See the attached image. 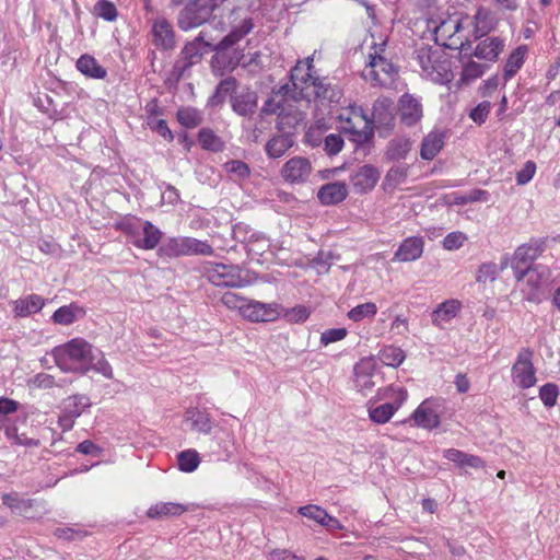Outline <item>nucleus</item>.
I'll return each mask as SVG.
<instances>
[{"label":"nucleus","instance_id":"nucleus-1","mask_svg":"<svg viewBox=\"0 0 560 560\" xmlns=\"http://www.w3.org/2000/svg\"><path fill=\"white\" fill-rule=\"evenodd\" d=\"M340 96V91L326 83V79L313 74V57H307L291 70V84H283L275 91L265 102L262 112L268 115L283 116L291 100L310 102L314 98L334 103L338 102Z\"/></svg>","mask_w":560,"mask_h":560},{"label":"nucleus","instance_id":"nucleus-2","mask_svg":"<svg viewBox=\"0 0 560 560\" xmlns=\"http://www.w3.org/2000/svg\"><path fill=\"white\" fill-rule=\"evenodd\" d=\"M51 354L62 372L85 374L95 371L108 380L114 376L113 369L102 351L83 338H73L56 347Z\"/></svg>","mask_w":560,"mask_h":560},{"label":"nucleus","instance_id":"nucleus-3","mask_svg":"<svg viewBox=\"0 0 560 560\" xmlns=\"http://www.w3.org/2000/svg\"><path fill=\"white\" fill-rule=\"evenodd\" d=\"M253 26L252 19H244L215 46V55L211 59V67L217 75L233 71L238 66L243 54L238 50L232 52L228 50L246 36L253 30Z\"/></svg>","mask_w":560,"mask_h":560},{"label":"nucleus","instance_id":"nucleus-4","mask_svg":"<svg viewBox=\"0 0 560 560\" xmlns=\"http://www.w3.org/2000/svg\"><path fill=\"white\" fill-rule=\"evenodd\" d=\"M385 43L374 46L369 54V63L365 66L362 77L373 86L389 88L394 84L398 68L384 55Z\"/></svg>","mask_w":560,"mask_h":560},{"label":"nucleus","instance_id":"nucleus-5","mask_svg":"<svg viewBox=\"0 0 560 560\" xmlns=\"http://www.w3.org/2000/svg\"><path fill=\"white\" fill-rule=\"evenodd\" d=\"M337 120L340 130L350 135L351 140L355 143H365L373 136L372 121L359 106L350 104L340 108Z\"/></svg>","mask_w":560,"mask_h":560},{"label":"nucleus","instance_id":"nucleus-6","mask_svg":"<svg viewBox=\"0 0 560 560\" xmlns=\"http://www.w3.org/2000/svg\"><path fill=\"white\" fill-rule=\"evenodd\" d=\"M121 230L136 247L145 250L155 248L163 235L162 231L150 221L139 218L126 219L121 223Z\"/></svg>","mask_w":560,"mask_h":560},{"label":"nucleus","instance_id":"nucleus-7","mask_svg":"<svg viewBox=\"0 0 560 560\" xmlns=\"http://www.w3.org/2000/svg\"><path fill=\"white\" fill-rule=\"evenodd\" d=\"M158 253L162 257L175 258L192 255L211 256L214 249L207 241L188 236H176L164 241Z\"/></svg>","mask_w":560,"mask_h":560},{"label":"nucleus","instance_id":"nucleus-8","mask_svg":"<svg viewBox=\"0 0 560 560\" xmlns=\"http://www.w3.org/2000/svg\"><path fill=\"white\" fill-rule=\"evenodd\" d=\"M201 275L215 287L243 288L246 281L238 266L206 261L200 266Z\"/></svg>","mask_w":560,"mask_h":560},{"label":"nucleus","instance_id":"nucleus-9","mask_svg":"<svg viewBox=\"0 0 560 560\" xmlns=\"http://www.w3.org/2000/svg\"><path fill=\"white\" fill-rule=\"evenodd\" d=\"M533 357L534 353L529 348H522L511 369L512 382L521 389L530 388L537 383Z\"/></svg>","mask_w":560,"mask_h":560},{"label":"nucleus","instance_id":"nucleus-10","mask_svg":"<svg viewBox=\"0 0 560 560\" xmlns=\"http://www.w3.org/2000/svg\"><path fill=\"white\" fill-rule=\"evenodd\" d=\"M314 172L312 161L302 155L290 158L281 167L280 176L290 185L306 184Z\"/></svg>","mask_w":560,"mask_h":560},{"label":"nucleus","instance_id":"nucleus-11","mask_svg":"<svg viewBox=\"0 0 560 560\" xmlns=\"http://www.w3.org/2000/svg\"><path fill=\"white\" fill-rule=\"evenodd\" d=\"M542 247L537 242L523 244L518 246L511 258L504 257L500 262V269H505L510 266L514 273L533 268L534 260L540 255Z\"/></svg>","mask_w":560,"mask_h":560},{"label":"nucleus","instance_id":"nucleus-12","mask_svg":"<svg viewBox=\"0 0 560 560\" xmlns=\"http://www.w3.org/2000/svg\"><path fill=\"white\" fill-rule=\"evenodd\" d=\"M210 46L211 44L205 40L202 32L194 40L187 43L182 49V58L175 65L178 74L184 75L191 66L200 62Z\"/></svg>","mask_w":560,"mask_h":560},{"label":"nucleus","instance_id":"nucleus-13","mask_svg":"<svg viewBox=\"0 0 560 560\" xmlns=\"http://www.w3.org/2000/svg\"><path fill=\"white\" fill-rule=\"evenodd\" d=\"M282 307L279 303H262L259 301L248 300L243 317L253 323L275 322L279 318Z\"/></svg>","mask_w":560,"mask_h":560},{"label":"nucleus","instance_id":"nucleus-14","mask_svg":"<svg viewBox=\"0 0 560 560\" xmlns=\"http://www.w3.org/2000/svg\"><path fill=\"white\" fill-rule=\"evenodd\" d=\"M514 277L517 282L526 287L523 291L525 292L526 299L532 301L536 298L542 282L547 279L548 272L545 267L535 266L533 268H527L520 273H514Z\"/></svg>","mask_w":560,"mask_h":560},{"label":"nucleus","instance_id":"nucleus-15","mask_svg":"<svg viewBox=\"0 0 560 560\" xmlns=\"http://www.w3.org/2000/svg\"><path fill=\"white\" fill-rule=\"evenodd\" d=\"M355 388L368 394L375 386L376 363L373 358L361 359L353 368Z\"/></svg>","mask_w":560,"mask_h":560},{"label":"nucleus","instance_id":"nucleus-16","mask_svg":"<svg viewBox=\"0 0 560 560\" xmlns=\"http://www.w3.org/2000/svg\"><path fill=\"white\" fill-rule=\"evenodd\" d=\"M152 42L162 50H171L175 47V33L171 22L164 16H158L152 21Z\"/></svg>","mask_w":560,"mask_h":560},{"label":"nucleus","instance_id":"nucleus-17","mask_svg":"<svg viewBox=\"0 0 560 560\" xmlns=\"http://www.w3.org/2000/svg\"><path fill=\"white\" fill-rule=\"evenodd\" d=\"M211 19L207 10L198 9L194 3H187L178 13L177 24L182 31H190L203 25Z\"/></svg>","mask_w":560,"mask_h":560},{"label":"nucleus","instance_id":"nucleus-18","mask_svg":"<svg viewBox=\"0 0 560 560\" xmlns=\"http://www.w3.org/2000/svg\"><path fill=\"white\" fill-rule=\"evenodd\" d=\"M380 175L381 173L375 166L365 164L352 173L350 180L357 192L364 194L375 187Z\"/></svg>","mask_w":560,"mask_h":560},{"label":"nucleus","instance_id":"nucleus-19","mask_svg":"<svg viewBox=\"0 0 560 560\" xmlns=\"http://www.w3.org/2000/svg\"><path fill=\"white\" fill-rule=\"evenodd\" d=\"M424 249V241L420 236L405 238L394 253L393 261L409 262L419 259Z\"/></svg>","mask_w":560,"mask_h":560},{"label":"nucleus","instance_id":"nucleus-20","mask_svg":"<svg viewBox=\"0 0 560 560\" xmlns=\"http://www.w3.org/2000/svg\"><path fill=\"white\" fill-rule=\"evenodd\" d=\"M439 404L435 399L423 400L412 413L417 425L424 429H433L440 424V417L436 408Z\"/></svg>","mask_w":560,"mask_h":560},{"label":"nucleus","instance_id":"nucleus-21","mask_svg":"<svg viewBox=\"0 0 560 560\" xmlns=\"http://www.w3.org/2000/svg\"><path fill=\"white\" fill-rule=\"evenodd\" d=\"M399 114L406 126L416 125L423 115L420 100L408 93L401 95L399 98Z\"/></svg>","mask_w":560,"mask_h":560},{"label":"nucleus","instance_id":"nucleus-22","mask_svg":"<svg viewBox=\"0 0 560 560\" xmlns=\"http://www.w3.org/2000/svg\"><path fill=\"white\" fill-rule=\"evenodd\" d=\"M462 308L458 300L452 299L441 303L431 314L432 323L443 329L455 318Z\"/></svg>","mask_w":560,"mask_h":560},{"label":"nucleus","instance_id":"nucleus-23","mask_svg":"<svg viewBox=\"0 0 560 560\" xmlns=\"http://www.w3.org/2000/svg\"><path fill=\"white\" fill-rule=\"evenodd\" d=\"M505 46L504 39L500 37H487L480 40L474 51V56L490 62L497 61Z\"/></svg>","mask_w":560,"mask_h":560},{"label":"nucleus","instance_id":"nucleus-24","mask_svg":"<svg viewBox=\"0 0 560 560\" xmlns=\"http://www.w3.org/2000/svg\"><path fill=\"white\" fill-rule=\"evenodd\" d=\"M347 196V185L342 182L325 184L319 188L317 192L318 200L325 206L340 203L346 199Z\"/></svg>","mask_w":560,"mask_h":560},{"label":"nucleus","instance_id":"nucleus-25","mask_svg":"<svg viewBox=\"0 0 560 560\" xmlns=\"http://www.w3.org/2000/svg\"><path fill=\"white\" fill-rule=\"evenodd\" d=\"M2 503L8 506L12 513L24 517L33 518L35 515L32 510L35 505V500L22 497L18 492H10L2 495Z\"/></svg>","mask_w":560,"mask_h":560},{"label":"nucleus","instance_id":"nucleus-26","mask_svg":"<svg viewBox=\"0 0 560 560\" xmlns=\"http://www.w3.org/2000/svg\"><path fill=\"white\" fill-rule=\"evenodd\" d=\"M233 110L240 116H252L257 108L256 92L245 89L231 98Z\"/></svg>","mask_w":560,"mask_h":560},{"label":"nucleus","instance_id":"nucleus-27","mask_svg":"<svg viewBox=\"0 0 560 560\" xmlns=\"http://www.w3.org/2000/svg\"><path fill=\"white\" fill-rule=\"evenodd\" d=\"M294 144V135L289 132L276 135L267 141L265 152L270 159H279L283 156Z\"/></svg>","mask_w":560,"mask_h":560},{"label":"nucleus","instance_id":"nucleus-28","mask_svg":"<svg viewBox=\"0 0 560 560\" xmlns=\"http://www.w3.org/2000/svg\"><path fill=\"white\" fill-rule=\"evenodd\" d=\"M194 504H182L176 502H159L148 510L150 518H161L167 516H178L187 511H194Z\"/></svg>","mask_w":560,"mask_h":560},{"label":"nucleus","instance_id":"nucleus-29","mask_svg":"<svg viewBox=\"0 0 560 560\" xmlns=\"http://www.w3.org/2000/svg\"><path fill=\"white\" fill-rule=\"evenodd\" d=\"M528 54V47L521 45L516 47L508 57L504 67L502 80L503 84L510 81L523 67Z\"/></svg>","mask_w":560,"mask_h":560},{"label":"nucleus","instance_id":"nucleus-30","mask_svg":"<svg viewBox=\"0 0 560 560\" xmlns=\"http://www.w3.org/2000/svg\"><path fill=\"white\" fill-rule=\"evenodd\" d=\"M15 316L26 317L39 312L45 305V300L37 294H30L12 302Z\"/></svg>","mask_w":560,"mask_h":560},{"label":"nucleus","instance_id":"nucleus-31","mask_svg":"<svg viewBox=\"0 0 560 560\" xmlns=\"http://www.w3.org/2000/svg\"><path fill=\"white\" fill-rule=\"evenodd\" d=\"M444 145V133L442 131H431L421 143L420 156L423 160H433Z\"/></svg>","mask_w":560,"mask_h":560},{"label":"nucleus","instance_id":"nucleus-32","mask_svg":"<svg viewBox=\"0 0 560 560\" xmlns=\"http://www.w3.org/2000/svg\"><path fill=\"white\" fill-rule=\"evenodd\" d=\"M77 69L88 78L103 80L107 75V70L98 63L91 55H82L77 60Z\"/></svg>","mask_w":560,"mask_h":560},{"label":"nucleus","instance_id":"nucleus-33","mask_svg":"<svg viewBox=\"0 0 560 560\" xmlns=\"http://www.w3.org/2000/svg\"><path fill=\"white\" fill-rule=\"evenodd\" d=\"M185 419L191 423V429L199 433L209 434L212 430V419L205 410L189 408L185 412Z\"/></svg>","mask_w":560,"mask_h":560},{"label":"nucleus","instance_id":"nucleus-34","mask_svg":"<svg viewBox=\"0 0 560 560\" xmlns=\"http://www.w3.org/2000/svg\"><path fill=\"white\" fill-rule=\"evenodd\" d=\"M90 407V398L86 395L77 394L63 399L61 410L71 417L79 418Z\"/></svg>","mask_w":560,"mask_h":560},{"label":"nucleus","instance_id":"nucleus-35","mask_svg":"<svg viewBox=\"0 0 560 560\" xmlns=\"http://www.w3.org/2000/svg\"><path fill=\"white\" fill-rule=\"evenodd\" d=\"M394 103L386 97L378 98L373 104L372 122L389 125L393 119Z\"/></svg>","mask_w":560,"mask_h":560},{"label":"nucleus","instance_id":"nucleus-36","mask_svg":"<svg viewBox=\"0 0 560 560\" xmlns=\"http://www.w3.org/2000/svg\"><path fill=\"white\" fill-rule=\"evenodd\" d=\"M412 143L408 138L393 139L388 142L385 155L389 161H399L407 158Z\"/></svg>","mask_w":560,"mask_h":560},{"label":"nucleus","instance_id":"nucleus-37","mask_svg":"<svg viewBox=\"0 0 560 560\" xmlns=\"http://www.w3.org/2000/svg\"><path fill=\"white\" fill-rule=\"evenodd\" d=\"M425 75L431 81L440 84L447 83L452 80V72L448 62L446 60H440L438 56Z\"/></svg>","mask_w":560,"mask_h":560},{"label":"nucleus","instance_id":"nucleus-38","mask_svg":"<svg viewBox=\"0 0 560 560\" xmlns=\"http://www.w3.org/2000/svg\"><path fill=\"white\" fill-rule=\"evenodd\" d=\"M493 27V18L486 8H479L474 15V28L477 37L485 36Z\"/></svg>","mask_w":560,"mask_h":560},{"label":"nucleus","instance_id":"nucleus-39","mask_svg":"<svg viewBox=\"0 0 560 560\" xmlns=\"http://www.w3.org/2000/svg\"><path fill=\"white\" fill-rule=\"evenodd\" d=\"M236 80L229 77L222 80L215 88L213 95L209 98L208 104L212 107L223 104L225 97L236 89Z\"/></svg>","mask_w":560,"mask_h":560},{"label":"nucleus","instance_id":"nucleus-40","mask_svg":"<svg viewBox=\"0 0 560 560\" xmlns=\"http://www.w3.org/2000/svg\"><path fill=\"white\" fill-rule=\"evenodd\" d=\"M201 463L199 453L189 448L177 454L178 469L184 472L195 471Z\"/></svg>","mask_w":560,"mask_h":560},{"label":"nucleus","instance_id":"nucleus-41","mask_svg":"<svg viewBox=\"0 0 560 560\" xmlns=\"http://www.w3.org/2000/svg\"><path fill=\"white\" fill-rule=\"evenodd\" d=\"M488 68L489 67L487 65L468 60L463 66L459 81L463 84H470L472 81L481 78Z\"/></svg>","mask_w":560,"mask_h":560},{"label":"nucleus","instance_id":"nucleus-42","mask_svg":"<svg viewBox=\"0 0 560 560\" xmlns=\"http://www.w3.org/2000/svg\"><path fill=\"white\" fill-rule=\"evenodd\" d=\"M378 358L383 364L397 368L404 362L406 355L402 349L395 346H387L380 351Z\"/></svg>","mask_w":560,"mask_h":560},{"label":"nucleus","instance_id":"nucleus-43","mask_svg":"<svg viewBox=\"0 0 560 560\" xmlns=\"http://www.w3.org/2000/svg\"><path fill=\"white\" fill-rule=\"evenodd\" d=\"M396 411L397 406H394V404L385 402L376 407H370L369 417L373 422L384 424L392 419Z\"/></svg>","mask_w":560,"mask_h":560},{"label":"nucleus","instance_id":"nucleus-44","mask_svg":"<svg viewBox=\"0 0 560 560\" xmlns=\"http://www.w3.org/2000/svg\"><path fill=\"white\" fill-rule=\"evenodd\" d=\"M378 396L381 399H390L394 406H397V410L401 407L408 397L407 389L402 386L390 385L383 389H378Z\"/></svg>","mask_w":560,"mask_h":560},{"label":"nucleus","instance_id":"nucleus-45","mask_svg":"<svg viewBox=\"0 0 560 560\" xmlns=\"http://www.w3.org/2000/svg\"><path fill=\"white\" fill-rule=\"evenodd\" d=\"M217 444V448L213 451L217 459L226 460L232 455V447L235 444L234 435L230 432L225 433V438H214L212 440Z\"/></svg>","mask_w":560,"mask_h":560},{"label":"nucleus","instance_id":"nucleus-46","mask_svg":"<svg viewBox=\"0 0 560 560\" xmlns=\"http://www.w3.org/2000/svg\"><path fill=\"white\" fill-rule=\"evenodd\" d=\"M178 122L186 128H196L202 121L201 113L192 107H183L177 112Z\"/></svg>","mask_w":560,"mask_h":560},{"label":"nucleus","instance_id":"nucleus-47","mask_svg":"<svg viewBox=\"0 0 560 560\" xmlns=\"http://www.w3.org/2000/svg\"><path fill=\"white\" fill-rule=\"evenodd\" d=\"M408 176V167L406 165H395L388 170L384 178L385 188H396L404 183Z\"/></svg>","mask_w":560,"mask_h":560},{"label":"nucleus","instance_id":"nucleus-48","mask_svg":"<svg viewBox=\"0 0 560 560\" xmlns=\"http://www.w3.org/2000/svg\"><path fill=\"white\" fill-rule=\"evenodd\" d=\"M377 313V306L373 302L359 304L348 312V318L353 322H361L365 318H372Z\"/></svg>","mask_w":560,"mask_h":560},{"label":"nucleus","instance_id":"nucleus-49","mask_svg":"<svg viewBox=\"0 0 560 560\" xmlns=\"http://www.w3.org/2000/svg\"><path fill=\"white\" fill-rule=\"evenodd\" d=\"M81 312V308L74 305L61 306L52 314V320L60 325H70L75 318L77 314Z\"/></svg>","mask_w":560,"mask_h":560},{"label":"nucleus","instance_id":"nucleus-50","mask_svg":"<svg viewBox=\"0 0 560 560\" xmlns=\"http://www.w3.org/2000/svg\"><path fill=\"white\" fill-rule=\"evenodd\" d=\"M248 302V299L241 296L234 292H225L221 296V303L228 307L229 310H237L240 314L243 316V310Z\"/></svg>","mask_w":560,"mask_h":560},{"label":"nucleus","instance_id":"nucleus-51","mask_svg":"<svg viewBox=\"0 0 560 560\" xmlns=\"http://www.w3.org/2000/svg\"><path fill=\"white\" fill-rule=\"evenodd\" d=\"M298 513L306 518H310V520L316 522L317 524H319L322 526V524L325 520V516L327 514V511L319 505L307 504L304 506H300L298 510Z\"/></svg>","mask_w":560,"mask_h":560},{"label":"nucleus","instance_id":"nucleus-52","mask_svg":"<svg viewBox=\"0 0 560 560\" xmlns=\"http://www.w3.org/2000/svg\"><path fill=\"white\" fill-rule=\"evenodd\" d=\"M94 13L108 22L115 21L117 18V9L108 0H98L94 5Z\"/></svg>","mask_w":560,"mask_h":560},{"label":"nucleus","instance_id":"nucleus-53","mask_svg":"<svg viewBox=\"0 0 560 560\" xmlns=\"http://www.w3.org/2000/svg\"><path fill=\"white\" fill-rule=\"evenodd\" d=\"M198 140L206 150L219 151L221 149V141L212 130L201 129L198 133Z\"/></svg>","mask_w":560,"mask_h":560},{"label":"nucleus","instance_id":"nucleus-54","mask_svg":"<svg viewBox=\"0 0 560 560\" xmlns=\"http://www.w3.org/2000/svg\"><path fill=\"white\" fill-rule=\"evenodd\" d=\"M498 275H499V267L497 264L485 262L479 267V269L477 271L476 280H477V282H482V283L492 282L497 279Z\"/></svg>","mask_w":560,"mask_h":560},{"label":"nucleus","instance_id":"nucleus-55","mask_svg":"<svg viewBox=\"0 0 560 560\" xmlns=\"http://www.w3.org/2000/svg\"><path fill=\"white\" fill-rule=\"evenodd\" d=\"M559 396V388L553 383H547L539 389V398L548 408L553 407Z\"/></svg>","mask_w":560,"mask_h":560},{"label":"nucleus","instance_id":"nucleus-56","mask_svg":"<svg viewBox=\"0 0 560 560\" xmlns=\"http://www.w3.org/2000/svg\"><path fill=\"white\" fill-rule=\"evenodd\" d=\"M460 28V24L457 20H447V21H443L441 22V24L439 26H436L435 28V39L436 42L440 39V38H452L453 35L458 32V30Z\"/></svg>","mask_w":560,"mask_h":560},{"label":"nucleus","instance_id":"nucleus-57","mask_svg":"<svg viewBox=\"0 0 560 560\" xmlns=\"http://www.w3.org/2000/svg\"><path fill=\"white\" fill-rule=\"evenodd\" d=\"M345 145L343 138L338 133H330L324 139V151L329 155L338 154Z\"/></svg>","mask_w":560,"mask_h":560},{"label":"nucleus","instance_id":"nucleus-58","mask_svg":"<svg viewBox=\"0 0 560 560\" xmlns=\"http://www.w3.org/2000/svg\"><path fill=\"white\" fill-rule=\"evenodd\" d=\"M536 163L534 161H527L524 166L516 172L515 179L517 185L524 186L528 184L536 174Z\"/></svg>","mask_w":560,"mask_h":560},{"label":"nucleus","instance_id":"nucleus-59","mask_svg":"<svg viewBox=\"0 0 560 560\" xmlns=\"http://www.w3.org/2000/svg\"><path fill=\"white\" fill-rule=\"evenodd\" d=\"M347 335L348 330L346 328H330L322 332L319 342L322 346L326 347L332 342L345 339Z\"/></svg>","mask_w":560,"mask_h":560},{"label":"nucleus","instance_id":"nucleus-60","mask_svg":"<svg viewBox=\"0 0 560 560\" xmlns=\"http://www.w3.org/2000/svg\"><path fill=\"white\" fill-rule=\"evenodd\" d=\"M490 109L491 103L489 101H482L470 110L469 117L477 125H482L487 120Z\"/></svg>","mask_w":560,"mask_h":560},{"label":"nucleus","instance_id":"nucleus-61","mask_svg":"<svg viewBox=\"0 0 560 560\" xmlns=\"http://www.w3.org/2000/svg\"><path fill=\"white\" fill-rule=\"evenodd\" d=\"M467 241L465 233L456 231L448 233L443 240V247L447 250H456L460 248Z\"/></svg>","mask_w":560,"mask_h":560},{"label":"nucleus","instance_id":"nucleus-62","mask_svg":"<svg viewBox=\"0 0 560 560\" xmlns=\"http://www.w3.org/2000/svg\"><path fill=\"white\" fill-rule=\"evenodd\" d=\"M54 535L57 538L63 539V540H77V539H82L83 537H85L88 535V533L82 529H77L73 527H57L54 530Z\"/></svg>","mask_w":560,"mask_h":560},{"label":"nucleus","instance_id":"nucleus-63","mask_svg":"<svg viewBox=\"0 0 560 560\" xmlns=\"http://www.w3.org/2000/svg\"><path fill=\"white\" fill-rule=\"evenodd\" d=\"M438 54L432 52L429 48L423 47L417 50V60L425 74L428 70L432 67V62L436 58Z\"/></svg>","mask_w":560,"mask_h":560},{"label":"nucleus","instance_id":"nucleus-64","mask_svg":"<svg viewBox=\"0 0 560 560\" xmlns=\"http://www.w3.org/2000/svg\"><path fill=\"white\" fill-rule=\"evenodd\" d=\"M310 311L305 306H295L285 313V317L291 323H304L310 317Z\"/></svg>","mask_w":560,"mask_h":560}]
</instances>
